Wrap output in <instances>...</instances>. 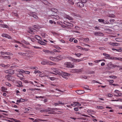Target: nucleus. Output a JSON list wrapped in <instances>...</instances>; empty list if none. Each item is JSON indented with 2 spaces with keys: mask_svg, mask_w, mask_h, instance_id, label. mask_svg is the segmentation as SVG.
Wrapping results in <instances>:
<instances>
[{
  "mask_svg": "<svg viewBox=\"0 0 122 122\" xmlns=\"http://www.w3.org/2000/svg\"><path fill=\"white\" fill-rule=\"evenodd\" d=\"M49 73H50L56 75H60L61 74L60 70L57 68H51L50 70Z\"/></svg>",
  "mask_w": 122,
  "mask_h": 122,
  "instance_id": "obj_1",
  "label": "nucleus"
},
{
  "mask_svg": "<svg viewBox=\"0 0 122 122\" xmlns=\"http://www.w3.org/2000/svg\"><path fill=\"white\" fill-rule=\"evenodd\" d=\"M12 74H8L5 76V78H6L8 80L13 81L15 79V77L13 76H11Z\"/></svg>",
  "mask_w": 122,
  "mask_h": 122,
  "instance_id": "obj_2",
  "label": "nucleus"
},
{
  "mask_svg": "<svg viewBox=\"0 0 122 122\" xmlns=\"http://www.w3.org/2000/svg\"><path fill=\"white\" fill-rule=\"evenodd\" d=\"M60 18V17L58 15H49L48 17V19H52L53 20L55 19V20H58Z\"/></svg>",
  "mask_w": 122,
  "mask_h": 122,
  "instance_id": "obj_3",
  "label": "nucleus"
},
{
  "mask_svg": "<svg viewBox=\"0 0 122 122\" xmlns=\"http://www.w3.org/2000/svg\"><path fill=\"white\" fill-rule=\"evenodd\" d=\"M85 57H83V58H81L80 59H75L73 58L71 56L68 57H67V58L68 59L74 62V61H76L77 60H78V62H79L80 61H82L83 60V59H84V58Z\"/></svg>",
  "mask_w": 122,
  "mask_h": 122,
  "instance_id": "obj_4",
  "label": "nucleus"
},
{
  "mask_svg": "<svg viewBox=\"0 0 122 122\" xmlns=\"http://www.w3.org/2000/svg\"><path fill=\"white\" fill-rule=\"evenodd\" d=\"M64 65L66 67L68 68H72L74 67V66L70 62H65Z\"/></svg>",
  "mask_w": 122,
  "mask_h": 122,
  "instance_id": "obj_5",
  "label": "nucleus"
},
{
  "mask_svg": "<svg viewBox=\"0 0 122 122\" xmlns=\"http://www.w3.org/2000/svg\"><path fill=\"white\" fill-rule=\"evenodd\" d=\"M28 14L30 16H32L36 19H37L38 18V17L36 15V13H35L34 12H30L28 13Z\"/></svg>",
  "mask_w": 122,
  "mask_h": 122,
  "instance_id": "obj_6",
  "label": "nucleus"
},
{
  "mask_svg": "<svg viewBox=\"0 0 122 122\" xmlns=\"http://www.w3.org/2000/svg\"><path fill=\"white\" fill-rule=\"evenodd\" d=\"M4 71L5 73L9 74H13L14 73V71L12 69H9Z\"/></svg>",
  "mask_w": 122,
  "mask_h": 122,
  "instance_id": "obj_7",
  "label": "nucleus"
},
{
  "mask_svg": "<svg viewBox=\"0 0 122 122\" xmlns=\"http://www.w3.org/2000/svg\"><path fill=\"white\" fill-rule=\"evenodd\" d=\"M43 51L46 54H51L52 55L54 54L55 53L52 51H50L44 49Z\"/></svg>",
  "mask_w": 122,
  "mask_h": 122,
  "instance_id": "obj_8",
  "label": "nucleus"
},
{
  "mask_svg": "<svg viewBox=\"0 0 122 122\" xmlns=\"http://www.w3.org/2000/svg\"><path fill=\"white\" fill-rule=\"evenodd\" d=\"M103 55L106 56V58H108L111 60H114V57L110 56V55L105 53H103Z\"/></svg>",
  "mask_w": 122,
  "mask_h": 122,
  "instance_id": "obj_9",
  "label": "nucleus"
},
{
  "mask_svg": "<svg viewBox=\"0 0 122 122\" xmlns=\"http://www.w3.org/2000/svg\"><path fill=\"white\" fill-rule=\"evenodd\" d=\"M114 65L112 62H110L107 64V66L109 68H115Z\"/></svg>",
  "mask_w": 122,
  "mask_h": 122,
  "instance_id": "obj_10",
  "label": "nucleus"
},
{
  "mask_svg": "<svg viewBox=\"0 0 122 122\" xmlns=\"http://www.w3.org/2000/svg\"><path fill=\"white\" fill-rule=\"evenodd\" d=\"M120 92L119 91L117 90H115V91L114 92L116 94H114V95L117 97L121 96V95L122 94L120 93Z\"/></svg>",
  "mask_w": 122,
  "mask_h": 122,
  "instance_id": "obj_11",
  "label": "nucleus"
},
{
  "mask_svg": "<svg viewBox=\"0 0 122 122\" xmlns=\"http://www.w3.org/2000/svg\"><path fill=\"white\" fill-rule=\"evenodd\" d=\"M1 36L2 37H6L9 39H11L12 38L10 36L5 34H2Z\"/></svg>",
  "mask_w": 122,
  "mask_h": 122,
  "instance_id": "obj_12",
  "label": "nucleus"
},
{
  "mask_svg": "<svg viewBox=\"0 0 122 122\" xmlns=\"http://www.w3.org/2000/svg\"><path fill=\"white\" fill-rule=\"evenodd\" d=\"M94 34L96 36H103V33L97 32H95L94 33Z\"/></svg>",
  "mask_w": 122,
  "mask_h": 122,
  "instance_id": "obj_13",
  "label": "nucleus"
},
{
  "mask_svg": "<svg viewBox=\"0 0 122 122\" xmlns=\"http://www.w3.org/2000/svg\"><path fill=\"white\" fill-rule=\"evenodd\" d=\"M77 5L78 7H82L84 6V4L81 2H79L77 3Z\"/></svg>",
  "mask_w": 122,
  "mask_h": 122,
  "instance_id": "obj_14",
  "label": "nucleus"
},
{
  "mask_svg": "<svg viewBox=\"0 0 122 122\" xmlns=\"http://www.w3.org/2000/svg\"><path fill=\"white\" fill-rule=\"evenodd\" d=\"M62 58L61 55H59L56 57H55V61H57Z\"/></svg>",
  "mask_w": 122,
  "mask_h": 122,
  "instance_id": "obj_15",
  "label": "nucleus"
},
{
  "mask_svg": "<svg viewBox=\"0 0 122 122\" xmlns=\"http://www.w3.org/2000/svg\"><path fill=\"white\" fill-rule=\"evenodd\" d=\"M35 30L33 28H31L30 29L29 32V33L32 34H33L34 33V32H35Z\"/></svg>",
  "mask_w": 122,
  "mask_h": 122,
  "instance_id": "obj_16",
  "label": "nucleus"
},
{
  "mask_svg": "<svg viewBox=\"0 0 122 122\" xmlns=\"http://www.w3.org/2000/svg\"><path fill=\"white\" fill-rule=\"evenodd\" d=\"M65 103H62L61 102L59 101L57 103H55L54 104V105H55V106H56L58 105L59 104H61V105H64Z\"/></svg>",
  "mask_w": 122,
  "mask_h": 122,
  "instance_id": "obj_17",
  "label": "nucleus"
},
{
  "mask_svg": "<svg viewBox=\"0 0 122 122\" xmlns=\"http://www.w3.org/2000/svg\"><path fill=\"white\" fill-rule=\"evenodd\" d=\"M35 38L38 41H40L41 40H42L41 37L39 36L36 35L35 36Z\"/></svg>",
  "mask_w": 122,
  "mask_h": 122,
  "instance_id": "obj_18",
  "label": "nucleus"
},
{
  "mask_svg": "<svg viewBox=\"0 0 122 122\" xmlns=\"http://www.w3.org/2000/svg\"><path fill=\"white\" fill-rule=\"evenodd\" d=\"M42 40H41L38 41V42L41 45H45L46 44V43L42 41Z\"/></svg>",
  "mask_w": 122,
  "mask_h": 122,
  "instance_id": "obj_19",
  "label": "nucleus"
},
{
  "mask_svg": "<svg viewBox=\"0 0 122 122\" xmlns=\"http://www.w3.org/2000/svg\"><path fill=\"white\" fill-rule=\"evenodd\" d=\"M47 58L51 61H55V57L52 56H50L48 57Z\"/></svg>",
  "mask_w": 122,
  "mask_h": 122,
  "instance_id": "obj_20",
  "label": "nucleus"
},
{
  "mask_svg": "<svg viewBox=\"0 0 122 122\" xmlns=\"http://www.w3.org/2000/svg\"><path fill=\"white\" fill-rule=\"evenodd\" d=\"M40 111L41 112H53V111L52 110H49L46 109L44 110H41Z\"/></svg>",
  "mask_w": 122,
  "mask_h": 122,
  "instance_id": "obj_21",
  "label": "nucleus"
},
{
  "mask_svg": "<svg viewBox=\"0 0 122 122\" xmlns=\"http://www.w3.org/2000/svg\"><path fill=\"white\" fill-rule=\"evenodd\" d=\"M109 44L113 46H119L118 45V44L116 43H112L111 42H110L109 43Z\"/></svg>",
  "mask_w": 122,
  "mask_h": 122,
  "instance_id": "obj_22",
  "label": "nucleus"
},
{
  "mask_svg": "<svg viewBox=\"0 0 122 122\" xmlns=\"http://www.w3.org/2000/svg\"><path fill=\"white\" fill-rule=\"evenodd\" d=\"M47 65H55V63L51 61H48Z\"/></svg>",
  "mask_w": 122,
  "mask_h": 122,
  "instance_id": "obj_23",
  "label": "nucleus"
},
{
  "mask_svg": "<svg viewBox=\"0 0 122 122\" xmlns=\"http://www.w3.org/2000/svg\"><path fill=\"white\" fill-rule=\"evenodd\" d=\"M0 26L1 27L3 28H9V27L7 25H5L1 24L0 25Z\"/></svg>",
  "mask_w": 122,
  "mask_h": 122,
  "instance_id": "obj_24",
  "label": "nucleus"
},
{
  "mask_svg": "<svg viewBox=\"0 0 122 122\" xmlns=\"http://www.w3.org/2000/svg\"><path fill=\"white\" fill-rule=\"evenodd\" d=\"M41 1L44 4L46 5H47L48 4V2L47 0H42Z\"/></svg>",
  "mask_w": 122,
  "mask_h": 122,
  "instance_id": "obj_25",
  "label": "nucleus"
},
{
  "mask_svg": "<svg viewBox=\"0 0 122 122\" xmlns=\"http://www.w3.org/2000/svg\"><path fill=\"white\" fill-rule=\"evenodd\" d=\"M114 60H117L119 61H122V58L114 57Z\"/></svg>",
  "mask_w": 122,
  "mask_h": 122,
  "instance_id": "obj_26",
  "label": "nucleus"
},
{
  "mask_svg": "<svg viewBox=\"0 0 122 122\" xmlns=\"http://www.w3.org/2000/svg\"><path fill=\"white\" fill-rule=\"evenodd\" d=\"M48 61H42L41 62V64L43 65H47L48 63Z\"/></svg>",
  "mask_w": 122,
  "mask_h": 122,
  "instance_id": "obj_27",
  "label": "nucleus"
},
{
  "mask_svg": "<svg viewBox=\"0 0 122 122\" xmlns=\"http://www.w3.org/2000/svg\"><path fill=\"white\" fill-rule=\"evenodd\" d=\"M68 2L71 5H73L74 4V2L72 0H68Z\"/></svg>",
  "mask_w": 122,
  "mask_h": 122,
  "instance_id": "obj_28",
  "label": "nucleus"
},
{
  "mask_svg": "<svg viewBox=\"0 0 122 122\" xmlns=\"http://www.w3.org/2000/svg\"><path fill=\"white\" fill-rule=\"evenodd\" d=\"M40 121H46L45 120H42L41 119H35L34 121H33L35 122H39Z\"/></svg>",
  "mask_w": 122,
  "mask_h": 122,
  "instance_id": "obj_29",
  "label": "nucleus"
},
{
  "mask_svg": "<svg viewBox=\"0 0 122 122\" xmlns=\"http://www.w3.org/2000/svg\"><path fill=\"white\" fill-rule=\"evenodd\" d=\"M66 19H68L69 20H73V18L67 15L66 16Z\"/></svg>",
  "mask_w": 122,
  "mask_h": 122,
  "instance_id": "obj_30",
  "label": "nucleus"
},
{
  "mask_svg": "<svg viewBox=\"0 0 122 122\" xmlns=\"http://www.w3.org/2000/svg\"><path fill=\"white\" fill-rule=\"evenodd\" d=\"M17 83L19 85V86H23L22 85V82L20 81H18L17 82Z\"/></svg>",
  "mask_w": 122,
  "mask_h": 122,
  "instance_id": "obj_31",
  "label": "nucleus"
},
{
  "mask_svg": "<svg viewBox=\"0 0 122 122\" xmlns=\"http://www.w3.org/2000/svg\"><path fill=\"white\" fill-rule=\"evenodd\" d=\"M49 22L51 24L54 23L55 24H56V22L53 20H50L49 21Z\"/></svg>",
  "mask_w": 122,
  "mask_h": 122,
  "instance_id": "obj_32",
  "label": "nucleus"
},
{
  "mask_svg": "<svg viewBox=\"0 0 122 122\" xmlns=\"http://www.w3.org/2000/svg\"><path fill=\"white\" fill-rule=\"evenodd\" d=\"M19 71V74H22V73L24 72V71L23 70H20L19 71Z\"/></svg>",
  "mask_w": 122,
  "mask_h": 122,
  "instance_id": "obj_33",
  "label": "nucleus"
},
{
  "mask_svg": "<svg viewBox=\"0 0 122 122\" xmlns=\"http://www.w3.org/2000/svg\"><path fill=\"white\" fill-rule=\"evenodd\" d=\"M108 16L110 17H114L115 16V15L112 14L108 15Z\"/></svg>",
  "mask_w": 122,
  "mask_h": 122,
  "instance_id": "obj_34",
  "label": "nucleus"
},
{
  "mask_svg": "<svg viewBox=\"0 0 122 122\" xmlns=\"http://www.w3.org/2000/svg\"><path fill=\"white\" fill-rule=\"evenodd\" d=\"M105 61V60H96L94 61V62H95L96 63H98L99 62H100L101 61Z\"/></svg>",
  "mask_w": 122,
  "mask_h": 122,
  "instance_id": "obj_35",
  "label": "nucleus"
},
{
  "mask_svg": "<svg viewBox=\"0 0 122 122\" xmlns=\"http://www.w3.org/2000/svg\"><path fill=\"white\" fill-rule=\"evenodd\" d=\"M62 74H63V75L62 76H69V74L68 73L65 72H63Z\"/></svg>",
  "mask_w": 122,
  "mask_h": 122,
  "instance_id": "obj_36",
  "label": "nucleus"
},
{
  "mask_svg": "<svg viewBox=\"0 0 122 122\" xmlns=\"http://www.w3.org/2000/svg\"><path fill=\"white\" fill-rule=\"evenodd\" d=\"M30 90L32 91H35V90H40V89L38 88H30L29 89Z\"/></svg>",
  "mask_w": 122,
  "mask_h": 122,
  "instance_id": "obj_37",
  "label": "nucleus"
},
{
  "mask_svg": "<svg viewBox=\"0 0 122 122\" xmlns=\"http://www.w3.org/2000/svg\"><path fill=\"white\" fill-rule=\"evenodd\" d=\"M71 15L73 16H76L77 17L78 16V15L73 13H71Z\"/></svg>",
  "mask_w": 122,
  "mask_h": 122,
  "instance_id": "obj_38",
  "label": "nucleus"
},
{
  "mask_svg": "<svg viewBox=\"0 0 122 122\" xmlns=\"http://www.w3.org/2000/svg\"><path fill=\"white\" fill-rule=\"evenodd\" d=\"M74 55H75L77 57H78L79 56L81 55H82V54L80 53H75L74 54Z\"/></svg>",
  "mask_w": 122,
  "mask_h": 122,
  "instance_id": "obj_39",
  "label": "nucleus"
},
{
  "mask_svg": "<svg viewBox=\"0 0 122 122\" xmlns=\"http://www.w3.org/2000/svg\"><path fill=\"white\" fill-rule=\"evenodd\" d=\"M5 84L6 85L10 87L11 86V84L8 82H6Z\"/></svg>",
  "mask_w": 122,
  "mask_h": 122,
  "instance_id": "obj_40",
  "label": "nucleus"
},
{
  "mask_svg": "<svg viewBox=\"0 0 122 122\" xmlns=\"http://www.w3.org/2000/svg\"><path fill=\"white\" fill-rule=\"evenodd\" d=\"M11 119L15 122H20V121L19 120L14 119L13 118H12Z\"/></svg>",
  "mask_w": 122,
  "mask_h": 122,
  "instance_id": "obj_41",
  "label": "nucleus"
},
{
  "mask_svg": "<svg viewBox=\"0 0 122 122\" xmlns=\"http://www.w3.org/2000/svg\"><path fill=\"white\" fill-rule=\"evenodd\" d=\"M89 41V39L88 38H84L83 40L84 41L86 42H87L88 41Z\"/></svg>",
  "mask_w": 122,
  "mask_h": 122,
  "instance_id": "obj_42",
  "label": "nucleus"
},
{
  "mask_svg": "<svg viewBox=\"0 0 122 122\" xmlns=\"http://www.w3.org/2000/svg\"><path fill=\"white\" fill-rule=\"evenodd\" d=\"M5 54L7 55H12V53H10L9 52H5Z\"/></svg>",
  "mask_w": 122,
  "mask_h": 122,
  "instance_id": "obj_43",
  "label": "nucleus"
},
{
  "mask_svg": "<svg viewBox=\"0 0 122 122\" xmlns=\"http://www.w3.org/2000/svg\"><path fill=\"white\" fill-rule=\"evenodd\" d=\"M18 54L21 55L25 56V53L20 52L18 53Z\"/></svg>",
  "mask_w": 122,
  "mask_h": 122,
  "instance_id": "obj_44",
  "label": "nucleus"
},
{
  "mask_svg": "<svg viewBox=\"0 0 122 122\" xmlns=\"http://www.w3.org/2000/svg\"><path fill=\"white\" fill-rule=\"evenodd\" d=\"M75 103H76V106H79L81 105V104L79 102H75Z\"/></svg>",
  "mask_w": 122,
  "mask_h": 122,
  "instance_id": "obj_45",
  "label": "nucleus"
},
{
  "mask_svg": "<svg viewBox=\"0 0 122 122\" xmlns=\"http://www.w3.org/2000/svg\"><path fill=\"white\" fill-rule=\"evenodd\" d=\"M76 103H75V102H73V103L71 104V105L73 107H75L76 106Z\"/></svg>",
  "mask_w": 122,
  "mask_h": 122,
  "instance_id": "obj_46",
  "label": "nucleus"
},
{
  "mask_svg": "<svg viewBox=\"0 0 122 122\" xmlns=\"http://www.w3.org/2000/svg\"><path fill=\"white\" fill-rule=\"evenodd\" d=\"M81 91L80 90L77 91L76 92L77 93L79 94H81L82 93V92H81Z\"/></svg>",
  "mask_w": 122,
  "mask_h": 122,
  "instance_id": "obj_47",
  "label": "nucleus"
},
{
  "mask_svg": "<svg viewBox=\"0 0 122 122\" xmlns=\"http://www.w3.org/2000/svg\"><path fill=\"white\" fill-rule=\"evenodd\" d=\"M53 52H60V51L59 50H57L56 49H54L53 50Z\"/></svg>",
  "mask_w": 122,
  "mask_h": 122,
  "instance_id": "obj_48",
  "label": "nucleus"
},
{
  "mask_svg": "<svg viewBox=\"0 0 122 122\" xmlns=\"http://www.w3.org/2000/svg\"><path fill=\"white\" fill-rule=\"evenodd\" d=\"M116 51H117L119 52H121L122 51V48H120L119 49H116Z\"/></svg>",
  "mask_w": 122,
  "mask_h": 122,
  "instance_id": "obj_49",
  "label": "nucleus"
},
{
  "mask_svg": "<svg viewBox=\"0 0 122 122\" xmlns=\"http://www.w3.org/2000/svg\"><path fill=\"white\" fill-rule=\"evenodd\" d=\"M17 76L20 78L23 77V75L18 74H17Z\"/></svg>",
  "mask_w": 122,
  "mask_h": 122,
  "instance_id": "obj_50",
  "label": "nucleus"
},
{
  "mask_svg": "<svg viewBox=\"0 0 122 122\" xmlns=\"http://www.w3.org/2000/svg\"><path fill=\"white\" fill-rule=\"evenodd\" d=\"M34 73L36 74L37 73H41V72L40 71H37V70H35L34 71Z\"/></svg>",
  "mask_w": 122,
  "mask_h": 122,
  "instance_id": "obj_51",
  "label": "nucleus"
},
{
  "mask_svg": "<svg viewBox=\"0 0 122 122\" xmlns=\"http://www.w3.org/2000/svg\"><path fill=\"white\" fill-rule=\"evenodd\" d=\"M98 21L100 22H102L104 21V20L102 19H99L98 20Z\"/></svg>",
  "mask_w": 122,
  "mask_h": 122,
  "instance_id": "obj_52",
  "label": "nucleus"
},
{
  "mask_svg": "<svg viewBox=\"0 0 122 122\" xmlns=\"http://www.w3.org/2000/svg\"><path fill=\"white\" fill-rule=\"evenodd\" d=\"M84 88L87 90H89V87L87 86H84Z\"/></svg>",
  "mask_w": 122,
  "mask_h": 122,
  "instance_id": "obj_53",
  "label": "nucleus"
},
{
  "mask_svg": "<svg viewBox=\"0 0 122 122\" xmlns=\"http://www.w3.org/2000/svg\"><path fill=\"white\" fill-rule=\"evenodd\" d=\"M97 108L98 109H102L103 108V107L102 106H97Z\"/></svg>",
  "mask_w": 122,
  "mask_h": 122,
  "instance_id": "obj_54",
  "label": "nucleus"
},
{
  "mask_svg": "<svg viewBox=\"0 0 122 122\" xmlns=\"http://www.w3.org/2000/svg\"><path fill=\"white\" fill-rule=\"evenodd\" d=\"M108 81L110 83H113L114 82V81L113 80H108Z\"/></svg>",
  "mask_w": 122,
  "mask_h": 122,
  "instance_id": "obj_55",
  "label": "nucleus"
},
{
  "mask_svg": "<svg viewBox=\"0 0 122 122\" xmlns=\"http://www.w3.org/2000/svg\"><path fill=\"white\" fill-rule=\"evenodd\" d=\"M68 24V26H73V24L69 22V23Z\"/></svg>",
  "mask_w": 122,
  "mask_h": 122,
  "instance_id": "obj_56",
  "label": "nucleus"
},
{
  "mask_svg": "<svg viewBox=\"0 0 122 122\" xmlns=\"http://www.w3.org/2000/svg\"><path fill=\"white\" fill-rule=\"evenodd\" d=\"M68 76H62V77L65 79H68Z\"/></svg>",
  "mask_w": 122,
  "mask_h": 122,
  "instance_id": "obj_57",
  "label": "nucleus"
},
{
  "mask_svg": "<svg viewBox=\"0 0 122 122\" xmlns=\"http://www.w3.org/2000/svg\"><path fill=\"white\" fill-rule=\"evenodd\" d=\"M41 36L44 37V38H45V37L46 34L45 33H42L41 34Z\"/></svg>",
  "mask_w": 122,
  "mask_h": 122,
  "instance_id": "obj_58",
  "label": "nucleus"
},
{
  "mask_svg": "<svg viewBox=\"0 0 122 122\" xmlns=\"http://www.w3.org/2000/svg\"><path fill=\"white\" fill-rule=\"evenodd\" d=\"M75 29L77 30H80V28L77 26H75Z\"/></svg>",
  "mask_w": 122,
  "mask_h": 122,
  "instance_id": "obj_59",
  "label": "nucleus"
},
{
  "mask_svg": "<svg viewBox=\"0 0 122 122\" xmlns=\"http://www.w3.org/2000/svg\"><path fill=\"white\" fill-rule=\"evenodd\" d=\"M82 50H84L86 51H88L89 50V49L88 48H82Z\"/></svg>",
  "mask_w": 122,
  "mask_h": 122,
  "instance_id": "obj_60",
  "label": "nucleus"
},
{
  "mask_svg": "<svg viewBox=\"0 0 122 122\" xmlns=\"http://www.w3.org/2000/svg\"><path fill=\"white\" fill-rule=\"evenodd\" d=\"M1 88L2 90H7V89L5 87H2Z\"/></svg>",
  "mask_w": 122,
  "mask_h": 122,
  "instance_id": "obj_61",
  "label": "nucleus"
},
{
  "mask_svg": "<svg viewBox=\"0 0 122 122\" xmlns=\"http://www.w3.org/2000/svg\"><path fill=\"white\" fill-rule=\"evenodd\" d=\"M24 72L25 73L27 74H29L30 73V72L27 71H24Z\"/></svg>",
  "mask_w": 122,
  "mask_h": 122,
  "instance_id": "obj_62",
  "label": "nucleus"
},
{
  "mask_svg": "<svg viewBox=\"0 0 122 122\" xmlns=\"http://www.w3.org/2000/svg\"><path fill=\"white\" fill-rule=\"evenodd\" d=\"M86 1V0H81V2L83 3V4L85 3Z\"/></svg>",
  "mask_w": 122,
  "mask_h": 122,
  "instance_id": "obj_63",
  "label": "nucleus"
},
{
  "mask_svg": "<svg viewBox=\"0 0 122 122\" xmlns=\"http://www.w3.org/2000/svg\"><path fill=\"white\" fill-rule=\"evenodd\" d=\"M76 47L77 48H78V49H82V48L81 47L79 46H76Z\"/></svg>",
  "mask_w": 122,
  "mask_h": 122,
  "instance_id": "obj_64",
  "label": "nucleus"
}]
</instances>
